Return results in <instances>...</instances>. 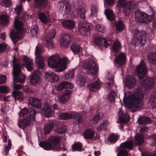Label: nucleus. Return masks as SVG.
Here are the masks:
<instances>
[{
	"label": "nucleus",
	"mask_w": 156,
	"mask_h": 156,
	"mask_svg": "<svg viewBox=\"0 0 156 156\" xmlns=\"http://www.w3.org/2000/svg\"><path fill=\"white\" fill-rule=\"evenodd\" d=\"M56 34L55 30L53 29L51 31L48 33L44 39L43 41V45L45 46L48 48H54V44L52 40Z\"/></svg>",
	"instance_id": "obj_7"
},
{
	"label": "nucleus",
	"mask_w": 156,
	"mask_h": 156,
	"mask_svg": "<svg viewBox=\"0 0 156 156\" xmlns=\"http://www.w3.org/2000/svg\"><path fill=\"white\" fill-rule=\"evenodd\" d=\"M15 13L19 15L22 11V6L21 4H20L15 9Z\"/></svg>",
	"instance_id": "obj_62"
},
{
	"label": "nucleus",
	"mask_w": 156,
	"mask_h": 156,
	"mask_svg": "<svg viewBox=\"0 0 156 156\" xmlns=\"http://www.w3.org/2000/svg\"><path fill=\"white\" fill-rule=\"evenodd\" d=\"M54 126L53 122L51 121H49L46 124L44 128V130L45 134L49 133L50 131L53 128Z\"/></svg>",
	"instance_id": "obj_32"
},
{
	"label": "nucleus",
	"mask_w": 156,
	"mask_h": 156,
	"mask_svg": "<svg viewBox=\"0 0 156 156\" xmlns=\"http://www.w3.org/2000/svg\"><path fill=\"white\" fill-rule=\"evenodd\" d=\"M70 36L69 35L64 33L62 34V38L60 40V46L62 48L65 49L68 47L70 41Z\"/></svg>",
	"instance_id": "obj_12"
},
{
	"label": "nucleus",
	"mask_w": 156,
	"mask_h": 156,
	"mask_svg": "<svg viewBox=\"0 0 156 156\" xmlns=\"http://www.w3.org/2000/svg\"><path fill=\"white\" fill-rule=\"evenodd\" d=\"M72 147L73 151H81L83 150L82 144L80 142L74 143L72 145Z\"/></svg>",
	"instance_id": "obj_39"
},
{
	"label": "nucleus",
	"mask_w": 156,
	"mask_h": 156,
	"mask_svg": "<svg viewBox=\"0 0 156 156\" xmlns=\"http://www.w3.org/2000/svg\"><path fill=\"white\" fill-rule=\"evenodd\" d=\"M151 119L146 116H144L140 118L138 120L139 124H148L151 122Z\"/></svg>",
	"instance_id": "obj_42"
},
{
	"label": "nucleus",
	"mask_w": 156,
	"mask_h": 156,
	"mask_svg": "<svg viewBox=\"0 0 156 156\" xmlns=\"http://www.w3.org/2000/svg\"><path fill=\"white\" fill-rule=\"evenodd\" d=\"M68 3L65 1H60L58 5V8L59 10L62 11Z\"/></svg>",
	"instance_id": "obj_47"
},
{
	"label": "nucleus",
	"mask_w": 156,
	"mask_h": 156,
	"mask_svg": "<svg viewBox=\"0 0 156 156\" xmlns=\"http://www.w3.org/2000/svg\"><path fill=\"white\" fill-rule=\"evenodd\" d=\"M94 41V43L101 50L106 48L108 45V41L102 37H96Z\"/></svg>",
	"instance_id": "obj_10"
},
{
	"label": "nucleus",
	"mask_w": 156,
	"mask_h": 156,
	"mask_svg": "<svg viewBox=\"0 0 156 156\" xmlns=\"http://www.w3.org/2000/svg\"><path fill=\"white\" fill-rule=\"evenodd\" d=\"M29 109L27 108H24L22 109L19 112V115L20 116H27L29 115Z\"/></svg>",
	"instance_id": "obj_51"
},
{
	"label": "nucleus",
	"mask_w": 156,
	"mask_h": 156,
	"mask_svg": "<svg viewBox=\"0 0 156 156\" xmlns=\"http://www.w3.org/2000/svg\"><path fill=\"white\" fill-rule=\"evenodd\" d=\"M29 103L32 106L37 108L41 107V103L39 100L33 97L29 98Z\"/></svg>",
	"instance_id": "obj_23"
},
{
	"label": "nucleus",
	"mask_w": 156,
	"mask_h": 156,
	"mask_svg": "<svg viewBox=\"0 0 156 156\" xmlns=\"http://www.w3.org/2000/svg\"><path fill=\"white\" fill-rule=\"evenodd\" d=\"M96 29L98 31L102 33H104L106 31V27L101 24H97L96 26Z\"/></svg>",
	"instance_id": "obj_54"
},
{
	"label": "nucleus",
	"mask_w": 156,
	"mask_h": 156,
	"mask_svg": "<svg viewBox=\"0 0 156 156\" xmlns=\"http://www.w3.org/2000/svg\"><path fill=\"white\" fill-rule=\"evenodd\" d=\"M135 19L137 22L144 23V19L147 16V14L140 12L139 10H136L135 12Z\"/></svg>",
	"instance_id": "obj_15"
},
{
	"label": "nucleus",
	"mask_w": 156,
	"mask_h": 156,
	"mask_svg": "<svg viewBox=\"0 0 156 156\" xmlns=\"http://www.w3.org/2000/svg\"><path fill=\"white\" fill-rule=\"evenodd\" d=\"M17 61L15 55H14L13 57L12 64L13 67L12 74L14 76L13 80L20 83H23L25 82L26 77L24 75L21 73V70L20 64L17 63L16 65H15Z\"/></svg>",
	"instance_id": "obj_4"
},
{
	"label": "nucleus",
	"mask_w": 156,
	"mask_h": 156,
	"mask_svg": "<svg viewBox=\"0 0 156 156\" xmlns=\"http://www.w3.org/2000/svg\"><path fill=\"white\" fill-rule=\"evenodd\" d=\"M100 116V114L99 113L96 114L95 115L93 118V122L95 123L98 122L101 118Z\"/></svg>",
	"instance_id": "obj_63"
},
{
	"label": "nucleus",
	"mask_w": 156,
	"mask_h": 156,
	"mask_svg": "<svg viewBox=\"0 0 156 156\" xmlns=\"http://www.w3.org/2000/svg\"><path fill=\"white\" fill-rule=\"evenodd\" d=\"M135 143L136 145H141L144 141L143 135L141 134H136L135 136Z\"/></svg>",
	"instance_id": "obj_31"
},
{
	"label": "nucleus",
	"mask_w": 156,
	"mask_h": 156,
	"mask_svg": "<svg viewBox=\"0 0 156 156\" xmlns=\"http://www.w3.org/2000/svg\"><path fill=\"white\" fill-rule=\"evenodd\" d=\"M135 72L140 80V86L138 87L134 93L129 97L130 108L133 109L143 108L144 95L148 92V90L153 88L154 82L153 78L147 76V66L143 60L136 67Z\"/></svg>",
	"instance_id": "obj_1"
},
{
	"label": "nucleus",
	"mask_w": 156,
	"mask_h": 156,
	"mask_svg": "<svg viewBox=\"0 0 156 156\" xmlns=\"http://www.w3.org/2000/svg\"><path fill=\"white\" fill-rule=\"evenodd\" d=\"M94 84H91L90 83L88 86L89 90L92 92H95L98 89L97 88V86H96V87L94 86Z\"/></svg>",
	"instance_id": "obj_64"
},
{
	"label": "nucleus",
	"mask_w": 156,
	"mask_h": 156,
	"mask_svg": "<svg viewBox=\"0 0 156 156\" xmlns=\"http://www.w3.org/2000/svg\"><path fill=\"white\" fill-rule=\"evenodd\" d=\"M12 4V2L11 0H1V4L3 6L6 7H9Z\"/></svg>",
	"instance_id": "obj_48"
},
{
	"label": "nucleus",
	"mask_w": 156,
	"mask_h": 156,
	"mask_svg": "<svg viewBox=\"0 0 156 156\" xmlns=\"http://www.w3.org/2000/svg\"><path fill=\"white\" fill-rule=\"evenodd\" d=\"M42 112L46 117L51 115L52 111L50 105L47 103H45L43 105L42 110Z\"/></svg>",
	"instance_id": "obj_22"
},
{
	"label": "nucleus",
	"mask_w": 156,
	"mask_h": 156,
	"mask_svg": "<svg viewBox=\"0 0 156 156\" xmlns=\"http://www.w3.org/2000/svg\"><path fill=\"white\" fill-rule=\"evenodd\" d=\"M105 14L107 18L112 22V26L113 28H115L116 30H117V22L115 21V20L114 14L111 9H107L105 11Z\"/></svg>",
	"instance_id": "obj_13"
},
{
	"label": "nucleus",
	"mask_w": 156,
	"mask_h": 156,
	"mask_svg": "<svg viewBox=\"0 0 156 156\" xmlns=\"http://www.w3.org/2000/svg\"><path fill=\"white\" fill-rule=\"evenodd\" d=\"M109 124V122L108 120H103L97 128V130L98 132H100L102 130H105L107 128V126Z\"/></svg>",
	"instance_id": "obj_35"
},
{
	"label": "nucleus",
	"mask_w": 156,
	"mask_h": 156,
	"mask_svg": "<svg viewBox=\"0 0 156 156\" xmlns=\"http://www.w3.org/2000/svg\"><path fill=\"white\" fill-rule=\"evenodd\" d=\"M23 60L25 62L24 65L28 70L31 71L33 69V66L34 64L33 60L27 56L23 57Z\"/></svg>",
	"instance_id": "obj_14"
},
{
	"label": "nucleus",
	"mask_w": 156,
	"mask_h": 156,
	"mask_svg": "<svg viewBox=\"0 0 156 156\" xmlns=\"http://www.w3.org/2000/svg\"><path fill=\"white\" fill-rule=\"evenodd\" d=\"M42 52L41 48L38 46H36L35 51L36 62L39 69H43L44 66V59L40 54Z\"/></svg>",
	"instance_id": "obj_9"
},
{
	"label": "nucleus",
	"mask_w": 156,
	"mask_h": 156,
	"mask_svg": "<svg viewBox=\"0 0 156 156\" xmlns=\"http://www.w3.org/2000/svg\"><path fill=\"white\" fill-rule=\"evenodd\" d=\"M117 139V136L115 135L113 133H112L109 135L106 142L107 143H114L116 142Z\"/></svg>",
	"instance_id": "obj_41"
},
{
	"label": "nucleus",
	"mask_w": 156,
	"mask_h": 156,
	"mask_svg": "<svg viewBox=\"0 0 156 156\" xmlns=\"http://www.w3.org/2000/svg\"><path fill=\"white\" fill-rule=\"evenodd\" d=\"M45 76L48 80L50 82H55L59 80L58 76L52 72L46 73Z\"/></svg>",
	"instance_id": "obj_21"
},
{
	"label": "nucleus",
	"mask_w": 156,
	"mask_h": 156,
	"mask_svg": "<svg viewBox=\"0 0 156 156\" xmlns=\"http://www.w3.org/2000/svg\"><path fill=\"white\" fill-rule=\"evenodd\" d=\"M98 11V9L97 6L96 5H93L91 7V14L92 16H95Z\"/></svg>",
	"instance_id": "obj_56"
},
{
	"label": "nucleus",
	"mask_w": 156,
	"mask_h": 156,
	"mask_svg": "<svg viewBox=\"0 0 156 156\" xmlns=\"http://www.w3.org/2000/svg\"><path fill=\"white\" fill-rule=\"evenodd\" d=\"M73 87V86L72 83L68 82H64L61 83L58 85L57 89L59 91L64 88L71 89Z\"/></svg>",
	"instance_id": "obj_29"
},
{
	"label": "nucleus",
	"mask_w": 156,
	"mask_h": 156,
	"mask_svg": "<svg viewBox=\"0 0 156 156\" xmlns=\"http://www.w3.org/2000/svg\"><path fill=\"white\" fill-rule=\"evenodd\" d=\"M86 82V80L84 77L82 76H80L77 78L76 82L80 86H83Z\"/></svg>",
	"instance_id": "obj_49"
},
{
	"label": "nucleus",
	"mask_w": 156,
	"mask_h": 156,
	"mask_svg": "<svg viewBox=\"0 0 156 156\" xmlns=\"http://www.w3.org/2000/svg\"><path fill=\"white\" fill-rule=\"evenodd\" d=\"M127 80L126 83V86L131 88L134 87L136 83V80L134 76H127Z\"/></svg>",
	"instance_id": "obj_27"
},
{
	"label": "nucleus",
	"mask_w": 156,
	"mask_h": 156,
	"mask_svg": "<svg viewBox=\"0 0 156 156\" xmlns=\"http://www.w3.org/2000/svg\"><path fill=\"white\" fill-rule=\"evenodd\" d=\"M38 17L40 20L44 23H47L51 20L50 16L48 12H40L38 14Z\"/></svg>",
	"instance_id": "obj_18"
},
{
	"label": "nucleus",
	"mask_w": 156,
	"mask_h": 156,
	"mask_svg": "<svg viewBox=\"0 0 156 156\" xmlns=\"http://www.w3.org/2000/svg\"><path fill=\"white\" fill-rule=\"evenodd\" d=\"M38 28L37 25L35 24L32 27V29L31 30V33L33 36H36L38 33Z\"/></svg>",
	"instance_id": "obj_53"
},
{
	"label": "nucleus",
	"mask_w": 156,
	"mask_h": 156,
	"mask_svg": "<svg viewBox=\"0 0 156 156\" xmlns=\"http://www.w3.org/2000/svg\"><path fill=\"white\" fill-rule=\"evenodd\" d=\"M61 141V139L58 136H51L49 137L48 141H43L39 143L40 146L44 150L65 151L66 149L65 147H62L58 146Z\"/></svg>",
	"instance_id": "obj_2"
},
{
	"label": "nucleus",
	"mask_w": 156,
	"mask_h": 156,
	"mask_svg": "<svg viewBox=\"0 0 156 156\" xmlns=\"http://www.w3.org/2000/svg\"><path fill=\"white\" fill-rule=\"evenodd\" d=\"M93 26L90 23H80L79 25L78 31L82 34L87 36L90 34V31L93 29Z\"/></svg>",
	"instance_id": "obj_8"
},
{
	"label": "nucleus",
	"mask_w": 156,
	"mask_h": 156,
	"mask_svg": "<svg viewBox=\"0 0 156 156\" xmlns=\"http://www.w3.org/2000/svg\"><path fill=\"white\" fill-rule=\"evenodd\" d=\"M74 70L72 69L69 70V71L67 73L66 75V78L67 79L68 78H73L74 76Z\"/></svg>",
	"instance_id": "obj_58"
},
{
	"label": "nucleus",
	"mask_w": 156,
	"mask_h": 156,
	"mask_svg": "<svg viewBox=\"0 0 156 156\" xmlns=\"http://www.w3.org/2000/svg\"><path fill=\"white\" fill-rule=\"evenodd\" d=\"M10 91L9 87H8L2 86H0V92L1 93H6Z\"/></svg>",
	"instance_id": "obj_60"
},
{
	"label": "nucleus",
	"mask_w": 156,
	"mask_h": 156,
	"mask_svg": "<svg viewBox=\"0 0 156 156\" xmlns=\"http://www.w3.org/2000/svg\"><path fill=\"white\" fill-rule=\"evenodd\" d=\"M84 138L85 139L90 140L92 139L94 135V131L90 129H87L84 131Z\"/></svg>",
	"instance_id": "obj_30"
},
{
	"label": "nucleus",
	"mask_w": 156,
	"mask_h": 156,
	"mask_svg": "<svg viewBox=\"0 0 156 156\" xmlns=\"http://www.w3.org/2000/svg\"><path fill=\"white\" fill-rule=\"evenodd\" d=\"M21 31L18 30L11 36V39L14 44L16 42L18 39L22 37V33Z\"/></svg>",
	"instance_id": "obj_38"
},
{
	"label": "nucleus",
	"mask_w": 156,
	"mask_h": 156,
	"mask_svg": "<svg viewBox=\"0 0 156 156\" xmlns=\"http://www.w3.org/2000/svg\"><path fill=\"white\" fill-rule=\"evenodd\" d=\"M67 59V57L61 59L58 55H52L48 59V64L51 68H56V71L61 72L66 68Z\"/></svg>",
	"instance_id": "obj_3"
},
{
	"label": "nucleus",
	"mask_w": 156,
	"mask_h": 156,
	"mask_svg": "<svg viewBox=\"0 0 156 156\" xmlns=\"http://www.w3.org/2000/svg\"><path fill=\"white\" fill-rule=\"evenodd\" d=\"M14 25L16 28L18 30L22 31L23 30V23L16 19V18L15 17L14 20Z\"/></svg>",
	"instance_id": "obj_44"
},
{
	"label": "nucleus",
	"mask_w": 156,
	"mask_h": 156,
	"mask_svg": "<svg viewBox=\"0 0 156 156\" xmlns=\"http://www.w3.org/2000/svg\"><path fill=\"white\" fill-rule=\"evenodd\" d=\"M134 38L133 43L136 46L140 44L144 45L147 38V34L144 30H136L134 32Z\"/></svg>",
	"instance_id": "obj_5"
},
{
	"label": "nucleus",
	"mask_w": 156,
	"mask_h": 156,
	"mask_svg": "<svg viewBox=\"0 0 156 156\" xmlns=\"http://www.w3.org/2000/svg\"><path fill=\"white\" fill-rule=\"evenodd\" d=\"M41 75L39 72H35L31 77L30 82L32 85H34L39 82L40 80Z\"/></svg>",
	"instance_id": "obj_19"
},
{
	"label": "nucleus",
	"mask_w": 156,
	"mask_h": 156,
	"mask_svg": "<svg viewBox=\"0 0 156 156\" xmlns=\"http://www.w3.org/2000/svg\"><path fill=\"white\" fill-rule=\"evenodd\" d=\"M127 58L125 54L121 52L118 55V67L124 66L126 62Z\"/></svg>",
	"instance_id": "obj_17"
},
{
	"label": "nucleus",
	"mask_w": 156,
	"mask_h": 156,
	"mask_svg": "<svg viewBox=\"0 0 156 156\" xmlns=\"http://www.w3.org/2000/svg\"><path fill=\"white\" fill-rule=\"evenodd\" d=\"M12 94L16 101H18L20 102L23 99L24 97L22 92L19 90H14L12 92Z\"/></svg>",
	"instance_id": "obj_26"
},
{
	"label": "nucleus",
	"mask_w": 156,
	"mask_h": 156,
	"mask_svg": "<svg viewBox=\"0 0 156 156\" xmlns=\"http://www.w3.org/2000/svg\"><path fill=\"white\" fill-rule=\"evenodd\" d=\"M36 112L34 109L29 110V115L28 117L32 120L34 121L35 119V117L36 114Z\"/></svg>",
	"instance_id": "obj_46"
},
{
	"label": "nucleus",
	"mask_w": 156,
	"mask_h": 156,
	"mask_svg": "<svg viewBox=\"0 0 156 156\" xmlns=\"http://www.w3.org/2000/svg\"><path fill=\"white\" fill-rule=\"evenodd\" d=\"M126 30V27L123 22L121 20L119 19L118 20V33L122 32Z\"/></svg>",
	"instance_id": "obj_40"
},
{
	"label": "nucleus",
	"mask_w": 156,
	"mask_h": 156,
	"mask_svg": "<svg viewBox=\"0 0 156 156\" xmlns=\"http://www.w3.org/2000/svg\"><path fill=\"white\" fill-rule=\"evenodd\" d=\"M149 63L151 64L156 65V52H149L147 57Z\"/></svg>",
	"instance_id": "obj_24"
},
{
	"label": "nucleus",
	"mask_w": 156,
	"mask_h": 156,
	"mask_svg": "<svg viewBox=\"0 0 156 156\" xmlns=\"http://www.w3.org/2000/svg\"><path fill=\"white\" fill-rule=\"evenodd\" d=\"M31 121L32 120L29 118L28 117H25L22 120H18V126L20 128H22L27 127Z\"/></svg>",
	"instance_id": "obj_20"
},
{
	"label": "nucleus",
	"mask_w": 156,
	"mask_h": 156,
	"mask_svg": "<svg viewBox=\"0 0 156 156\" xmlns=\"http://www.w3.org/2000/svg\"><path fill=\"white\" fill-rule=\"evenodd\" d=\"M71 11V8L70 4L68 3L62 11L64 12V14H67L70 13Z\"/></svg>",
	"instance_id": "obj_55"
},
{
	"label": "nucleus",
	"mask_w": 156,
	"mask_h": 156,
	"mask_svg": "<svg viewBox=\"0 0 156 156\" xmlns=\"http://www.w3.org/2000/svg\"><path fill=\"white\" fill-rule=\"evenodd\" d=\"M12 144L11 141L9 140L8 141V145L5 147V155L6 156L8 154V152L11 149Z\"/></svg>",
	"instance_id": "obj_59"
},
{
	"label": "nucleus",
	"mask_w": 156,
	"mask_h": 156,
	"mask_svg": "<svg viewBox=\"0 0 156 156\" xmlns=\"http://www.w3.org/2000/svg\"><path fill=\"white\" fill-rule=\"evenodd\" d=\"M71 91L70 90H66L60 97V101L62 104L68 102L71 97Z\"/></svg>",
	"instance_id": "obj_16"
},
{
	"label": "nucleus",
	"mask_w": 156,
	"mask_h": 156,
	"mask_svg": "<svg viewBox=\"0 0 156 156\" xmlns=\"http://www.w3.org/2000/svg\"><path fill=\"white\" fill-rule=\"evenodd\" d=\"M116 95V92L114 90H111L109 93L108 99V101L111 103L114 102L115 101V96Z\"/></svg>",
	"instance_id": "obj_45"
},
{
	"label": "nucleus",
	"mask_w": 156,
	"mask_h": 156,
	"mask_svg": "<svg viewBox=\"0 0 156 156\" xmlns=\"http://www.w3.org/2000/svg\"><path fill=\"white\" fill-rule=\"evenodd\" d=\"M86 12V8L82 6L78 7L77 9V13L83 20L85 18V13Z\"/></svg>",
	"instance_id": "obj_34"
},
{
	"label": "nucleus",
	"mask_w": 156,
	"mask_h": 156,
	"mask_svg": "<svg viewBox=\"0 0 156 156\" xmlns=\"http://www.w3.org/2000/svg\"><path fill=\"white\" fill-rule=\"evenodd\" d=\"M133 142L132 141H127L121 144L120 147L123 148L131 149L133 147Z\"/></svg>",
	"instance_id": "obj_36"
},
{
	"label": "nucleus",
	"mask_w": 156,
	"mask_h": 156,
	"mask_svg": "<svg viewBox=\"0 0 156 156\" xmlns=\"http://www.w3.org/2000/svg\"><path fill=\"white\" fill-rule=\"evenodd\" d=\"M128 151L124 149H121L118 153V156H128Z\"/></svg>",
	"instance_id": "obj_57"
},
{
	"label": "nucleus",
	"mask_w": 156,
	"mask_h": 156,
	"mask_svg": "<svg viewBox=\"0 0 156 156\" xmlns=\"http://www.w3.org/2000/svg\"><path fill=\"white\" fill-rule=\"evenodd\" d=\"M34 4L37 7L44 8L48 4L47 0H34Z\"/></svg>",
	"instance_id": "obj_37"
},
{
	"label": "nucleus",
	"mask_w": 156,
	"mask_h": 156,
	"mask_svg": "<svg viewBox=\"0 0 156 156\" xmlns=\"http://www.w3.org/2000/svg\"><path fill=\"white\" fill-rule=\"evenodd\" d=\"M9 20L8 16L6 15L0 16V24L7 25L9 24Z\"/></svg>",
	"instance_id": "obj_43"
},
{
	"label": "nucleus",
	"mask_w": 156,
	"mask_h": 156,
	"mask_svg": "<svg viewBox=\"0 0 156 156\" xmlns=\"http://www.w3.org/2000/svg\"><path fill=\"white\" fill-rule=\"evenodd\" d=\"M66 128L65 126H62L58 127L55 130V132L58 134H61L65 133L66 131Z\"/></svg>",
	"instance_id": "obj_50"
},
{
	"label": "nucleus",
	"mask_w": 156,
	"mask_h": 156,
	"mask_svg": "<svg viewBox=\"0 0 156 156\" xmlns=\"http://www.w3.org/2000/svg\"><path fill=\"white\" fill-rule=\"evenodd\" d=\"M83 66L87 73L92 75H95L98 70V65L92 60L86 61L83 63Z\"/></svg>",
	"instance_id": "obj_6"
},
{
	"label": "nucleus",
	"mask_w": 156,
	"mask_h": 156,
	"mask_svg": "<svg viewBox=\"0 0 156 156\" xmlns=\"http://www.w3.org/2000/svg\"><path fill=\"white\" fill-rule=\"evenodd\" d=\"M129 116L123 113H121L119 115V119L120 123H125L127 122L129 120ZM124 125L120 124V126L121 129H122L124 127Z\"/></svg>",
	"instance_id": "obj_25"
},
{
	"label": "nucleus",
	"mask_w": 156,
	"mask_h": 156,
	"mask_svg": "<svg viewBox=\"0 0 156 156\" xmlns=\"http://www.w3.org/2000/svg\"><path fill=\"white\" fill-rule=\"evenodd\" d=\"M61 119H68L71 118L72 115L70 113H63L60 114L59 115Z\"/></svg>",
	"instance_id": "obj_52"
},
{
	"label": "nucleus",
	"mask_w": 156,
	"mask_h": 156,
	"mask_svg": "<svg viewBox=\"0 0 156 156\" xmlns=\"http://www.w3.org/2000/svg\"><path fill=\"white\" fill-rule=\"evenodd\" d=\"M154 17L152 15H148L147 14V16L144 19V23H148L154 19Z\"/></svg>",
	"instance_id": "obj_61"
},
{
	"label": "nucleus",
	"mask_w": 156,
	"mask_h": 156,
	"mask_svg": "<svg viewBox=\"0 0 156 156\" xmlns=\"http://www.w3.org/2000/svg\"><path fill=\"white\" fill-rule=\"evenodd\" d=\"M71 50L75 54H77L80 52L81 50V48L80 45L76 43H73L70 46Z\"/></svg>",
	"instance_id": "obj_33"
},
{
	"label": "nucleus",
	"mask_w": 156,
	"mask_h": 156,
	"mask_svg": "<svg viewBox=\"0 0 156 156\" xmlns=\"http://www.w3.org/2000/svg\"><path fill=\"white\" fill-rule=\"evenodd\" d=\"M63 27L68 29H73L75 26V23L73 20H66L62 22Z\"/></svg>",
	"instance_id": "obj_28"
},
{
	"label": "nucleus",
	"mask_w": 156,
	"mask_h": 156,
	"mask_svg": "<svg viewBox=\"0 0 156 156\" xmlns=\"http://www.w3.org/2000/svg\"><path fill=\"white\" fill-rule=\"evenodd\" d=\"M132 5V3L131 2H127L126 0H118V6L124 9L126 15L129 14L130 7Z\"/></svg>",
	"instance_id": "obj_11"
}]
</instances>
